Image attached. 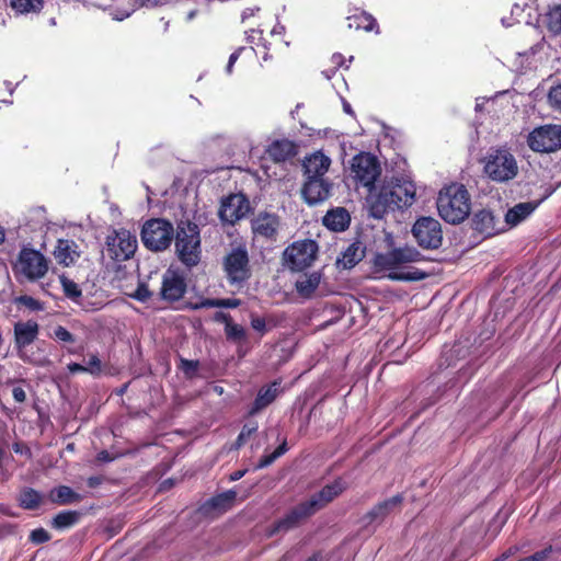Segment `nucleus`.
I'll return each mask as SVG.
<instances>
[{
    "instance_id": "nucleus-1",
    "label": "nucleus",
    "mask_w": 561,
    "mask_h": 561,
    "mask_svg": "<svg viewBox=\"0 0 561 561\" xmlns=\"http://www.w3.org/2000/svg\"><path fill=\"white\" fill-rule=\"evenodd\" d=\"M421 260L422 255L415 248L405 247L377 254L374 259V266L376 272L383 273L392 280L413 282L426 277V273L409 266V264Z\"/></svg>"
},
{
    "instance_id": "nucleus-2",
    "label": "nucleus",
    "mask_w": 561,
    "mask_h": 561,
    "mask_svg": "<svg viewBox=\"0 0 561 561\" xmlns=\"http://www.w3.org/2000/svg\"><path fill=\"white\" fill-rule=\"evenodd\" d=\"M414 199V184L411 182H398L383 185L378 193L370 194L367 202L371 216L382 218L390 209L411 206Z\"/></svg>"
},
{
    "instance_id": "nucleus-3",
    "label": "nucleus",
    "mask_w": 561,
    "mask_h": 561,
    "mask_svg": "<svg viewBox=\"0 0 561 561\" xmlns=\"http://www.w3.org/2000/svg\"><path fill=\"white\" fill-rule=\"evenodd\" d=\"M345 489L342 480H335L333 483L325 485L317 494L312 495L308 501L299 504L291 510L283 519L276 523L271 534L280 530H288L298 525V523L308 516L314 514L324 505L333 501Z\"/></svg>"
},
{
    "instance_id": "nucleus-4",
    "label": "nucleus",
    "mask_w": 561,
    "mask_h": 561,
    "mask_svg": "<svg viewBox=\"0 0 561 561\" xmlns=\"http://www.w3.org/2000/svg\"><path fill=\"white\" fill-rule=\"evenodd\" d=\"M437 209L447 222H462L470 214V195L462 184L454 183L445 186L438 194Z\"/></svg>"
},
{
    "instance_id": "nucleus-5",
    "label": "nucleus",
    "mask_w": 561,
    "mask_h": 561,
    "mask_svg": "<svg viewBox=\"0 0 561 561\" xmlns=\"http://www.w3.org/2000/svg\"><path fill=\"white\" fill-rule=\"evenodd\" d=\"M175 253L187 267L196 266L201 261V236L197 225L181 221L174 236Z\"/></svg>"
},
{
    "instance_id": "nucleus-6",
    "label": "nucleus",
    "mask_w": 561,
    "mask_h": 561,
    "mask_svg": "<svg viewBox=\"0 0 561 561\" xmlns=\"http://www.w3.org/2000/svg\"><path fill=\"white\" fill-rule=\"evenodd\" d=\"M484 173L494 182H507L518 173L515 157L507 149H495L484 158Z\"/></svg>"
},
{
    "instance_id": "nucleus-7",
    "label": "nucleus",
    "mask_w": 561,
    "mask_h": 561,
    "mask_svg": "<svg viewBox=\"0 0 561 561\" xmlns=\"http://www.w3.org/2000/svg\"><path fill=\"white\" fill-rule=\"evenodd\" d=\"M13 271L16 276L34 282L43 278L48 272V260L39 251L24 247L13 264Z\"/></svg>"
},
{
    "instance_id": "nucleus-8",
    "label": "nucleus",
    "mask_w": 561,
    "mask_h": 561,
    "mask_svg": "<svg viewBox=\"0 0 561 561\" xmlns=\"http://www.w3.org/2000/svg\"><path fill=\"white\" fill-rule=\"evenodd\" d=\"M174 236L172 224L164 219L148 220L141 230L144 244L156 252L168 249Z\"/></svg>"
},
{
    "instance_id": "nucleus-9",
    "label": "nucleus",
    "mask_w": 561,
    "mask_h": 561,
    "mask_svg": "<svg viewBox=\"0 0 561 561\" xmlns=\"http://www.w3.org/2000/svg\"><path fill=\"white\" fill-rule=\"evenodd\" d=\"M528 147L540 153L554 152L561 148V125L547 124L533 129L527 136Z\"/></svg>"
},
{
    "instance_id": "nucleus-10",
    "label": "nucleus",
    "mask_w": 561,
    "mask_h": 561,
    "mask_svg": "<svg viewBox=\"0 0 561 561\" xmlns=\"http://www.w3.org/2000/svg\"><path fill=\"white\" fill-rule=\"evenodd\" d=\"M381 172L378 160L370 153H359L352 159V178L371 193L376 180Z\"/></svg>"
},
{
    "instance_id": "nucleus-11",
    "label": "nucleus",
    "mask_w": 561,
    "mask_h": 561,
    "mask_svg": "<svg viewBox=\"0 0 561 561\" xmlns=\"http://www.w3.org/2000/svg\"><path fill=\"white\" fill-rule=\"evenodd\" d=\"M318 245L313 240L294 242L284 251V263L293 271H301L316 260Z\"/></svg>"
},
{
    "instance_id": "nucleus-12",
    "label": "nucleus",
    "mask_w": 561,
    "mask_h": 561,
    "mask_svg": "<svg viewBox=\"0 0 561 561\" xmlns=\"http://www.w3.org/2000/svg\"><path fill=\"white\" fill-rule=\"evenodd\" d=\"M106 250L113 260L127 261L137 250V238L126 229L114 230L106 239Z\"/></svg>"
},
{
    "instance_id": "nucleus-13",
    "label": "nucleus",
    "mask_w": 561,
    "mask_h": 561,
    "mask_svg": "<svg viewBox=\"0 0 561 561\" xmlns=\"http://www.w3.org/2000/svg\"><path fill=\"white\" fill-rule=\"evenodd\" d=\"M412 233L417 243L425 249H437L443 241L440 224L432 217L417 219L412 228Z\"/></svg>"
},
{
    "instance_id": "nucleus-14",
    "label": "nucleus",
    "mask_w": 561,
    "mask_h": 561,
    "mask_svg": "<svg viewBox=\"0 0 561 561\" xmlns=\"http://www.w3.org/2000/svg\"><path fill=\"white\" fill-rule=\"evenodd\" d=\"M224 265L231 283H241L249 277V257L243 249L232 250L226 256Z\"/></svg>"
},
{
    "instance_id": "nucleus-15",
    "label": "nucleus",
    "mask_w": 561,
    "mask_h": 561,
    "mask_svg": "<svg viewBox=\"0 0 561 561\" xmlns=\"http://www.w3.org/2000/svg\"><path fill=\"white\" fill-rule=\"evenodd\" d=\"M39 325L34 320L16 322L14 324V344L22 360L28 362L24 348L37 339Z\"/></svg>"
},
{
    "instance_id": "nucleus-16",
    "label": "nucleus",
    "mask_w": 561,
    "mask_h": 561,
    "mask_svg": "<svg viewBox=\"0 0 561 561\" xmlns=\"http://www.w3.org/2000/svg\"><path fill=\"white\" fill-rule=\"evenodd\" d=\"M249 205L241 194L230 195L221 202L219 217L224 222L234 224L248 211Z\"/></svg>"
},
{
    "instance_id": "nucleus-17",
    "label": "nucleus",
    "mask_w": 561,
    "mask_h": 561,
    "mask_svg": "<svg viewBox=\"0 0 561 561\" xmlns=\"http://www.w3.org/2000/svg\"><path fill=\"white\" fill-rule=\"evenodd\" d=\"M185 290L184 277L173 270H167L162 278L161 297L164 300L175 301L183 297Z\"/></svg>"
},
{
    "instance_id": "nucleus-18",
    "label": "nucleus",
    "mask_w": 561,
    "mask_h": 561,
    "mask_svg": "<svg viewBox=\"0 0 561 561\" xmlns=\"http://www.w3.org/2000/svg\"><path fill=\"white\" fill-rule=\"evenodd\" d=\"M331 191V183L324 179L307 178L302 187V196L309 205L325 201Z\"/></svg>"
},
{
    "instance_id": "nucleus-19",
    "label": "nucleus",
    "mask_w": 561,
    "mask_h": 561,
    "mask_svg": "<svg viewBox=\"0 0 561 561\" xmlns=\"http://www.w3.org/2000/svg\"><path fill=\"white\" fill-rule=\"evenodd\" d=\"M331 165V159L322 151H316L304 160V169L307 178L323 179Z\"/></svg>"
},
{
    "instance_id": "nucleus-20",
    "label": "nucleus",
    "mask_w": 561,
    "mask_h": 561,
    "mask_svg": "<svg viewBox=\"0 0 561 561\" xmlns=\"http://www.w3.org/2000/svg\"><path fill=\"white\" fill-rule=\"evenodd\" d=\"M279 228V219L274 214L261 213L252 221V230L255 234L272 239Z\"/></svg>"
},
{
    "instance_id": "nucleus-21",
    "label": "nucleus",
    "mask_w": 561,
    "mask_h": 561,
    "mask_svg": "<svg viewBox=\"0 0 561 561\" xmlns=\"http://www.w3.org/2000/svg\"><path fill=\"white\" fill-rule=\"evenodd\" d=\"M538 24L550 35L561 34V4H551L539 15Z\"/></svg>"
},
{
    "instance_id": "nucleus-22",
    "label": "nucleus",
    "mask_w": 561,
    "mask_h": 561,
    "mask_svg": "<svg viewBox=\"0 0 561 561\" xmlns=\"http://www.w3.org/2000/svg\"><path fill=\"white\" fill-rule=\"evenodd\" d=\"M54 256L59 264L70 266L80 256L78 244L73 240L59 239L54 250Z\"/></svg>"
},
{
    "instance_id": "nucleus-23",
    "label": "nucleus",
    "mask_w": 561,
    "mask_h": 561,
    "mask_svg": "<svg viewBox=\"0 0 561 561\" xmlns=\"http://www.w3.org/2000/svg\"><path fill=\"white\" fill-rule=\"evenodd\" d=\"M267 153L273 161L284 162L297 154V146L289 139L275 140L268 146Z\"/></svg>"
},
{
    "instance_id": "nucleus-24",
    "label": "nucleus",
    "mask_w": 561,
    "mask_h": 561,
    "mask_svg": "<svg viewBox=\"0 0 561 561\" xmlns=\"http://www.w3.org/2000/svg\"><path fill=\"white\" fill-rule=\"evenodd\" d=\"M538 202H525L515 205L514 207L510 208L505 215L506 224L511 227L517 226L527 217H529L538 207Z\"/></svg>"
},
{
    "instance_id": "nucleus-25",
    "label": "nucleus",
    "mask_w": 561,
    "mask_h": 561,
    "mask_svg": "<svg viewBox=\"0 0 561 561\" xmlns=\"http://www.w3.org/2000/svg\"><path fill=\"white\" fill-rule=\"evenodd\" d=\"M323 224L330 230L343 231L350 224V215L344 208H336L323 217Z\"/></svg>"
},
{
    "instance_id": "nucleus-26",
    "label": "nucleus",
    "mask_w": 561,
    "mask_h": 561,
    "mask_svg": "<svg viewBox=\"0 0 561 561\" xmlns=\"http://www.w3.org/2000/svg\"><path fill=\"white\" fill-rule=\"evenodd\" d=\"M365 250L359 242L350 244L337 259L336 264L343 268H352L364 257Z\"/></svg>"
},
{
    "instance_id": "nucleus-27",
    "label": "nucleus",
    "mask_w": 561,
    "mask_h": 561,
    "mask_svg": "<svg viewBox=\"0 0 561 561\" xmlns=\"http://www.w3.org/2000/svg\"><path fill=\"white\" fill-rule=\"evenodd\" d=\"M321 280L319 273L304 274L296 282V289L302 297H310L318 288Z\"/></svg>"
},
{
    "instance_id": "nucleus-28",
    "label": "nucleus",
    "mask_w": 561,
    "mask_h": 561,
    "mask_svg": "<svg viewBox=\"0 0 561 561\" xmlns=\"http://www.w3.org/2000/svg\"><path fill=\"white\" fill-rule=\"evenodd\" d=\"M44 5V0H10V7L16 14L38 13Z\"/></svg>"
},
{
    "instance_id": "nucleus-29",
    "label": "nucleus",
    "mask_w": 561,
    "mask_h": 561,
    "mask_svg": "<svg viewBox=\"0 0 561 561\" xmlns=\"http://www.w3.org/2000/svg\"><path fill=\"white\" fill-rule=\"evenodd\" d=\"M265 32L266 31L264 28L251 30V32L248 34V41L256 45V47L251 48V51H253L256 56L262 55V58L267 60L268 55L266 53L267 45L266 38L264 37Z\"/></svg>"
},
{
    "instance_id": "nucleus-30",
    "label": "nucleus",
    "mask_w": 561,
    "mask_h": 561,
    "mask_svg": "<svg viewBox=\"0 0 561 561\" xmlns=\"http://www.w3.org/2000/svg\"><path fill=\"white\" fill-rule=\"evenodd\" d=\"M278 393L277 383H273L267 388H263L260 390L255 402L254 408L252 412H256L265 407H267L270 403H272Z\"/></svg>"
},
{
    "instance_id": "nucleus-31",
    "label": "nucleus",
    "mask_w": 561,
    "mask_h": 561,
    "mask_svg": "<svg viewBox=\"0 0 561 561\" xmlns=\"http://www.w3.org/2000/svg\"><path fill=\"white\" fill-rule=\"evenodd\" d=\"M50 497L53 502L59 504H70L78 502L80 500V495L75 493L69 486L61 485L50 492Z\"/></svg>"
},
{
    "instance_id": "nucleus-32",
    "label": "nucleus",
    "mask_w": 561,
    "mask_h": 561,
    "mask_svg": "<svg viewBox=\"0 0 561 561\" xmlns=\"http://www.w3.org/2000/svg\"><path fill=\"white\" fill-rule=\"evenodd\" d=\"M236 495L237 494L233 491L225 492L222 494H219V495L213 497L208 502V505L214 511H217L218 513L226 512L228 508H230L232 506Z\"/></svg>"
},
{
    "instance_id": "nucleus-33",
    "label": "nucleus",
    "mask_w": 561,
    "mask_h": 561,
    "mask_svg": "<svg viewBox=\"0 0 561 561\" xmlns=\"http://www.w3.org/2000/svg\"><path fill=\"white\" fill-rule=\"evenodd\" d=\"M19 501L23 508L34 510L41 504L42 496L33 489H24L20 493Z\"/></svg>"
},
{
    "instance_id": "nucleus-34",
    "label": "nucleus",
    "mask_w": 561,
    "mask_h": 561,
    "mask_svg": "<svg viewBox=\"0 0 561 561\" xmlns=\"http://www.w3.org/2000/svg\"><path fill=\"white\" fill-rule=\"evenodd\" d=\"M79 514L77 512L67 511L57 514L53 520V526L57 529L68 528L78 522Z\"/></svg>"
},
{
    "instance_id": "nucleus-35",
    "label": "nucleus",
    "mask_w": 561,
    "mask_h": 561,
    "mask_svg": "<svg viewBox=\"0 0 561 561\" xmlns=\"http://www.w3.org/2000/svg\"><path fill=\"white\" fill-rule=\"evenodd\" d=\"M401 503V496L396 495L389 500H386L385 502L377 505L371 514L375 517H381L388 514L389 512L393 511L396 507H398Z\"/></svg>"
},
{
    "instance_id": "nucleus-36",
    "label": "nucleus",
    "mask_w": 561,
    "mask_h": 561,
    "mask_svg": "<svg viewBox=\"0 0 561 561\" xmlns=\"http://www.w3.org/2000/svg\"><path fill=\"white\" fill-rule=\"evenodd\" d=\"M60 283H61L64 293L68 298L76 301L81 296V289L79 288L78 284L75 283L73 280H71L65 276H61Z\"/></svg>"
},
{
    "instance_id": "nucleus-37",
    "label": "nucleus",
    "mask_w": 561,
    "mask_h": 561,
    "mask_svg": "<svg viewBox=\"0 0 561 561\" xmlns=\"http://www.w3.org/2000/svg\"><path fill=\"white\" fill-rule=\"evenodd\" d=\"M287 451L286 443L279 445L272 454L263 456L259 463L256 465L257 469L265 468L272 465L278 457L284 455Z\"/></svg>"
},
{
    "instance_id": "nucleus-38",
    "label": "nucleus",
    "mask_w": 561,
    "mask_h": 561,
    "mask_svg": "<svg viewBox=\"0 0 561 561\" xmlns=\"http://www.w3.org/2000/svg\"><path fill=\"white\" fill-rule=\"evenodd\" d=\"M548 102L551 107L561 111V84L550 88L548 93Z\"/></svg>"
},
{
    "instance_id": "nucleus-39",
    "label": "nucleus",
    "mask_w": 561,
    "mask_h": 561,
    "mask_svg": "<svg viewBox=\"0 0 561 561\" xmlns=\"http://www.w3.org/2000/svg\"><path fill=\"white\" fill-rule=\"evenodd\" d=\"M239 300L237 299H210L203 302V306L206 307H224V308H236L239 306Z\"/></svg>"
},
{
    "instance_id": "nucleus-40",
    "label": "nucleus",
    "mask_w": 561,
    "mask_h": 561,
    "mask_svg": "<svg viewBox=\"0 0 561 561\" xmlns=\"http://www.w3.org/2000/svg\"><path fill=\"white\" fill-rule=\"evenodd\" d=\"M226 334L229 339L242 340L245 336V331L239 324L227 323Z\"/></svg>"
},
{
    "instance_id": "nucleus-41",
    "label": "nucleus",
    "mask_w": 561,
    "mask_h": 561,
    "mask_svg": "<svg viewBox=\"0 0 561 561\" xmlns=\"http://www.w3.org/2000/svg\"><path fill=\"white\" fill-rule=\"evenodd\" d=\"M85 368H87V373H89L91 375H99L102 370V364H101L100 358L96 355H92L89 358V360L85 365Z\"/></svg>"
},
{
    "instance_id": "nucleus-42",
    "label": "nucleus",
    "mask_w": 561,
    "mask_h": 561,
    "mask_svg": "<svg viewBox=\"0 0 561 561\" xmlns=\"http://www.w3.org/2000/svg\"><path fill=\"white\" fill-rule=\"evenodd\" d=\"M16 301L19 304L27 307L31 310H42L43 309L42 304L31 296H21L16 299Z\"/></svg>"
},
{
    "instance_id": "nucleus-43",
    "label": "nucleus",
    "mask_w": 561,
    "mask_h": 561,
    "mask_svg": "<svg viewBox=\"0 0 561 561\" xmlns=\"http://www.w3.org/2000/svg\"><path fill=\"white\" fill-rule=\"evenodd\" d=\"M54 336L58 341L72 343L75 342L73 335L64 327L59 325L54 330Z\"/></svg>"
},
{
    "instance_id": "nucleus-44",
    "label": "nucleus",
    "mask_w": 561,
    "mask_h": 561,
    "mask_svg": "<svg viewBox=\"0 0 561 561\" xmlns=\"http://www.w3.org/2000/svg\"><path fill=\"white\" fill-rule=\"evenodd\" d=\"M356 20H360L362 22L357 24V27H362L365 31H373L376 23V20L367 14H360L359 16L355 18Z\"/></svg>"
},
{
    "instance_id": "nucleus-45",
    "label": "nucleus",
    "mask_w": 561,
    "mask_h": 561,
    "mask_svg": "<svg viewBox=\"0 0 561 561\" xmlns=\"http://www.w3.org/2000/svg\"><path fill=\"white\" fill-rule=\"evenodd\" d=\"M30 538L35 543H43L49 540V535L45 529L37 528L31 533Z\"/></svg>"
},
{
    "instance_id": "nucleus-46",
    "label": "nucleus",
    "mask_w": 561,
    "mask_h": 561,
    "mask_svg": "<svg viewBox=\"0 0 561 561\" xmlns=\"http://www.w3.org/2000/svg\"><path fill=\"white\" fill-rule=\"evenodd\" d=\"M255 431L256 426L244 425L237 439L238 447H240L245 442V439L250 437Z\"/></svg>"
},
{
    "instance_id": "nucleus-47",
    "label": "nucleus",
    "mask_w": 561,
    "mask_h": 561,
    "mask_svg": "<svg viewBox=\"0 0 561 561\" xmlns=\"http://www.w3.org/2000/svg\"><path fill=\"white\" fill-rule=\"evenodd\" d=\"M251 325L255 331L261 332L262 334L266 331V324L263 318L252 317Z\"/></svg>"
},
{
    "instance_id": "nucleus-48",
    "label": "nucleus",
    "mask_w": 561,
    "mask_h": 561,
    "mask_svg": "<svg viewBox=\"0 0 561 561\" xmlns=\"http://www.w3.org/2000/svg\"><path fill=\"white\" fill-rule=\"evenodd\" d=\"M245 51V48H239L238 50H236L234 53H232L229 57V61H228V65L226 67V72L228 75H230L232 72V66L234 65V62L237 61V59L239 58L240 54Z\"/></svg>"
},
{
    "instance_id": "nucleus-49",
    "label": "nucleus",
    "mask_w": 561,
    "mask_h": 561,
    "mask_svg": "<svg viewBox=\"0 0 561 561\" xmlns=\"http://www.w3.org/2000/svg\"><path fill=\"white\" fill-rule=\"evenodd\" d=\"M285 33V27L280 24H275L271 30H268V35L271 37L277 38L278 42H282V36Z\"/></svg>"
},
{
    "instance_id": "nucleus-50",
    "label": "nucleus",
    "mask_w": 561,
    "mask_h": 561,
    "mask_svg": "<svg viewBox=\"0 0 561 561\" xmlns=\"http://www.w3.org/2000/svg\"><path fill=\"white\" fill-rule=\"evenodd\" d=\"M134 297L137 300L146 301L150 297V293L146 286L140 285L135 291Z\"/></svg>"
},
{
    "instance_id": "nucleus-51",
    "label": "nucleus",
    "mask_w": 561,
    "mask_h": 561,
    "mask_svg": "<svg viewBox=\"0 0 561 561\" xmlns=\"http://www.w3.org/2000/svg\"><path fill=\"white\" fill-rule=\"evenodd\" d=\"M12 396L16 402H24L26 400V393L21 387L13 388Z\"/></svg>"
},
{
    "instance_id": "nucleus-52",
    "label": "nucleus",
    "mask_w": 561,
    "mask_h": 561,
    "mask_svg": "<svg viewBox=\"0 0 561 561\" xmlns=\"http://www.w3.org/2000/svg\"><path fill=\"white\" fill-rule=\"evenodd\" d=\"M476 219L481 220L483 224H486V225H489L493 221V217H492L491 213L486 211V210L479 211L476 215Z\"/></svg>"
},
{
    "instance_id": "nucleus-53",
    "label": "nucleus",
    "mask_w": 561,
    "mask_h": 561,
    "mask_svg": "<svg viewBox=\"0 0 561 561\" xmlns=\"http://www.w3.org/2000/svg\"><path fill=\"white\" fill-rule=\"evenodd\" d=\"M68 370L72 374H76V373H87V368H85V365H80L78 363H70L68 365Z\"/></svg>"
},
{
    "instance_id": "nucleus-54",
    "label": "nucleus",
    "mask_w": 561,
    "mask_h": 561,
    "mask_svg": "<svg viewBox=\"0 0 561 561\" xmlns=\"http://www.w3.org/2000/svg\"><path fill=\"white\" fill-rule=\"evenodd\" d=\"M259 11L257 8H247L245 10H243L242 12V20L245 21L252 16L255 15V13Z\"/></svg>"
},
{
    "instance_id": "nucleus-55",
    "label": "nucleus",
    "mask_w": 561,
    "mask_h": 561,
    "mask_svg": "<svg viewBox=\"0 0 561 561\" xmlns=\"http://www.w3.org/2000/svg\"><path fill=\"white\" fill-rule=\"evenodd\" d=\"M332 61H333V64H334V65H336L337 67H341V66L343 65V62H344V57H343V55H341V54H334V55L332 56Z\"/></svg>"
},
{
    "instance_id": "nucleus-56",
    "label": "nucleus",
    "mask_w": 561,
    "mask_h": 561,
    "mask_svg": "<svg viewBox=\"0 0 561 561\" xmlns=\"http://www.w3.org/2000/svg\"><path fill=\"white\" fill-rule=\"evenodd\" d=\"M244 473H245V470H238V471L233 472V473L230 476V479H231L232 481H237V480L241 479V478L244 476Z\"/></svg>"
},
{
    "instance_id": "nucleus-57",
    "label": "nucleus",
    "mask_w": 561,
    "mask_h": 561,
    "mask_svg": "<svg viewBox=\"0 0 561 561\" xmlns=\"http://www.w3.org/2000/svg\"><path fill=\"white\" fill-rule=\"evenodd\" d=\"M99 459L102 460V461H110L112 460L110 457H108V454L106 451H102L99 454Z\"/></svg>"
},
{
    "instance_id": "nucleus-58",
    "label": "nucleus",
    "mask_w": 561,
    "mask_h": 561,
    "mask_svg": "<svg viewBox=\"0 0 561 561\" xmlns=\"http://www.w3.org/2000/svg\"><path fill=\"white\" fill-rule=\"evenodd\" d=\"M4 240V230L0 227V243Z\"/></svg>"
},
{
    "instance_id": "nucleus-59",
    "label": "nucleus",
    "mask_w": 561,
    "mask_h": 561,
    "mask_svg": "<svg viewBox=\"0 0 561 561\" xmlns=\"http://www.w3.org/2000/svg\"><path fill=\"white\" fill-rule=\"evenodd\" d=\"M195 16V11H191L188 14H187V20H192L193 18Z\"/></svg>"
},
{
    "instance_id": "nucleus-60",
    "label": "nucleus",
    "mask_w": 561,
    "mask_h": 561,
    "mask_svg": "<svg viewBox=\"0 0 561 561\" xmlns=\"http://www.w3.org/2000/svg\"><path fill=\"white\" fill-rule=\"evenodd\" d=\"M215 389H216V391H217V392H219V393H221V392H222V388H218V387H216Z\"/></svg>"
},
{
    "instance_id": "nucleus-61",
    "label": "nucleus",
    "mask_w": 561,
    "mask_h": 561,
    "mask_svg": "<svg viewBox=\"0 0 561 561\" xmlns=\"http://www.w3.org/2000/svg\"><path fill=\"white\" fill-rule=\"evenodd\" d=\"M344 110H345L347 113H350V112H351V111H350V106H346V105H345V106H344Z\"/></svg>"
},
{
    "instance_id": "nucleus-62",
    "label": "nucleus",
    "mask_w": 561,
    "mask_h": 561,
    "mask_svg": "<svg viewBox=\"0 0 561 561\" xmlns=\"http://www.w3.org/2000/svg\"><path fill=\"white\" fill-rule=\"evenodd\" d=\"M324 73H325L327 79H330V78H331V75H330V73H328V72H324Z\"/></svg>"
},
{
    "instance_id": "nucleus-63",
    "label": "nucleus",
    "mask_w": 561,
    "mask_h": 561,
    "mask_svg": "<svg viewBox=\"0 0 561 561\" xmlns=\"http://www.w3.org/2000/svg\"><path fill=\"white\" fill-rule=\"evenodd\" d=\"M307 561H317V559L316 558H310Z\"/></svg>"
}]
</instances>
